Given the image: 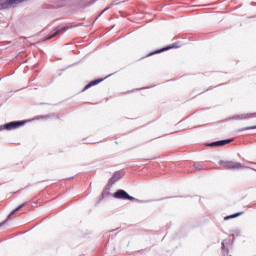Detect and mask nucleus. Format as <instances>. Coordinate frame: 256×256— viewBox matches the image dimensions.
Here are the masks:
<instances>
[{"label": "nucleus", "instance_id": "f257e3e1", "mask_svg": "<svg viewBox=\"0 0 256 256\" xmlns=\"http://www.w3.org/2000/svg\"><path fill=\"white\" fill-rule=\"evenodd\" d=\"M27 0H0V11L3 9H11V7H15V5H19V3H23Z\"/></svg>", "mask_w": 256, "mask_h": 256}, {"label": "nucleus", "instance_id": "f03ea898", "mask_svg": "<svg viewBox=\"0 0 256 256\" xmlns=\"http://www.w3.org/2000/svg\"><path fill=\"white\" fill-rule=\"evenodd\" d=\"M219 165H222L224 169H243V165L234 161H220Z\"/></svg>", "mask_w": 256, "mask_h": 256}, {"label": "nucleus", "instance_id": "7ed1b4c3", "mask_svg": "<svg viewBox=\"0 0 256 256\" xmlns=\"http://www.w3.org/2000/svg\"><path fill=\"white\" fill-rule=\"evenodd\" d=\"M115 199H124L128 201H135L136 199L133 196H130L127 192H125L124 190H118L115 194H114Z\"/></svg>", "mask_w": 256, "mask_h": 256}, {"label": "nucleus", "instance_id": "20e7f679", "mask_svg": "<svg viewBox=\"0 0 256 256\" xmlns=\"http://www.w3.org/2000/svg\"><path fill=\"white\" fill-rule=\"evenodd\" d=\"M21 125H23V122H10L4 125V129L11 131L17 129V127H21Z\"/></svg>", "mask_w": 256, "mask_h": 256}, {"label": "nucleus", "instance_id": "39448f33", "mask_svg": "<svg viewBox=\"0 0 256 256\" xmlns=\"http://www.w3.org/2000/svg\"><path fill=\"white\" fill-rule=\"evenodd\" d=\"M229 143H233V139L213 142V143L210 144V147H223V145H229Z\"/></svg>", "mask_w": 256, "mask_h": 256}, {"label": "nucleus", "instance_id": "423d86ee", "mask_svg": "<svg viewBox=\"0 0 256 256\" xmlns=\"http://www.w3.org/2000/svg\"><path fill=\"white\" fill-rule=\"evenodd\" d=\"M65 29L57 28L54 30V32H51L50 35L43 39V41H49V39H53V37H57V35H60V33H63Z\"/></svg>", "mask_w": 256, "mask_h": 256}, {"label": "nucleus", "instance_id": "0eeeda50", "mask_svg": "<svg viewBox=\"0 0 256 256\" xmlns=\"http://www.w3.org/2000/svg\"><path fill=\"white\" fill-rule=\"evenodd\" d=\"M249 117H256V113L236 115L234 119H249Z\"/></svg>", "mask_w": 256, "mask_h": 256}, {"label": "nucleus", "instance_id": "6e6552de", "mask_svg": "<svg viewBox=\"0 0 256 256\" xmlns=\"http://www.w3.org/2000/svg\"><path fill=\"white\" fill-rule=\"evenodd\" d=\"M123 177V174L120 172H116L114 176L110 179V183H116V181H119Z\"/></svg>", "mask_w": 256, "mask_h": 256}, {"label": "nucleus", "instance_id": "1a4fd4ad", "mask_svg": "<svg viewBox=\"0 0 256 256\" xmlns=\"http://www.w3.org/2000/svg\"><path fill=\"white\" fill-rule=\"evenodd\" d=\"M23 207H25V204H22V205L18 206L15 210H13V211L9 214L8 219L11 218V217H13V215H15V213H17V211H20L21 209H23Z\"/></svg>", "mask_w": 256, "mask_h": 256}, {"label": "nucleus", "instance_id": "9d476101", "mask_svg": "<svg viewBox=\"0 0 256 256\" xmlns=\"http://www.w3.org/2000/svg\"><path fill=\"white\" fill-rule=\"evenodd\" d=\"M98 83H101V80L92 81L88 85L85 86L84 90L89 89V87H93V85H98Z\"/></svg>", "mask_w": 256, "mask_h": 256}, {"label": "nucleus", "instance_id": "9b49d317", "mask_svg": "<svg viewBox=\"0 0 256 256\" xmlns=\"http://www.w3.org/2000/svg\"><path fill=\"white\" fill-rule=\"evenodd\" d=\"M239 215H241V214L237 213V214H234V215H231V216H227V217H225V220H227V219H235V217H239Z\"/></svg>", "mask_w": 256, "mask_h": 256}, {"label": "nucleus", "instance_id": "f8f14e48", "mask_svg": "<svg viewBox=\"0 0 256 256\" xmlns=\"http://www.w3.org/2000/svg\"><path fill=\"white\" fill-rule=\"evenodd\" d=\"M250 129H256V126H250V127L243 128L242 131H249Z\"/></svg>", "mask_w": 256, "mask_h": 256}]
</instances>
